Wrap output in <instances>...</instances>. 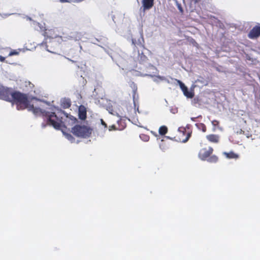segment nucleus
Listing matches in <instances>:
<instances>
[{"label":"nucleus","instance_id":"1","mask_svg":"<svg viewBox=\"0 0 260 260\" xmlns=\"http://www.w3.org/2000/svg\"><path fill=\"white\" fill-rule=\"evenodd\" d=\"M29 111H31L35 115H42L43 117H47V122L49 124L51 125L56 129H60L62 122L56 116L54 112L50 113L40 108L35 107L33 105L28 104V107L26 108Z\"/></svg>","mask_w":260,"mask_h":260},{"label":"nucleus","instance_id":"2","mask_svg":"<svg viewBox=\"0 0 260 260\" xmlns=\"http://www.w3.org/2000/svg\"><path fill=\"white\" fill-rule=\"evenodd\" d=\"M10 102L15 104L17 109L18 110H23L26 109L29 103L27 94L18 91H13L12 99Z\"/></svg>","mask_w":260,"mask_h":260},{"label":"nucleus","instance_id":"3","mask_svg":"<svg viewBox=\"0 0 260 260\" xmlns=\"http://www.w3.org/2000/svg\"><path fill=\"white\" fill-rule=\"evenodd\" d=\"M71 132L77 137L86 138L90 136L92 129L85 125H76L72 127Z\"/></svg>","mask_w":260,"mask_h":260},{"label":"nucleus","instance_id":"4","mask_svg":"<svg viewBox=\"0 0 260 260\" xmlns=\"http://www.w3.org/2000/svg\"><path fill=\"white\" fill-rule=\"evenodd\" d=\"M191 135V132H187L185 127H180L178 128L177 140L182 143H185L189 140Z\"/></svg>","mask_w":260,"mask_h":260},{"label":"nucleus","instance_id":"5","mask_svg":"<svg viewBox=\"0 0 260 260\" xmlns=\"http://www.w3.org/2000/svg\"><path fill=\"white\" fill-rule=\"evenodd\" d=\"M12 92L9 88L0 86V99L8 102H10L12 99Z\"/></svg>","mask_w":260,"mask_h":260},{"label":"nucleus","instance_id":"6","mask_svg":"<svg viewBox=\"0 0 260 260\" xmlns=\"http://www.w3.org/2000/svg\"><path fill=\"white\" fill-rule=\"evenodd\" d=\"M213 152V149L211 147L203 148L200 150L199 157L201 159L205 160L212 154Z\"/></svg>","mask_w":260,"mask_h":260},{"label":"nucleus","instance_id":"7","mask_svg":"<svg viewBox=\"0 0 260 260\" xmlns=\"http://www.w3.org/2000/svg\"><path fill=\"white\" fill-rule=\"evenodd\" d=\"M260 37V24L254 26L248 34V37L251 39H257Z\"/></svg>","mask_w":260,"mask_h":260},{"label":"nucleus","instance_id":"8","mask_svg":"<svg viewBox=\"0 0 260 260\" xmlns=\"http://www.w3.org/2000/svg\"><path fill=\"white\" fill-rule=\"evenodd\" d=\"M177 82L179 83L180 88L182 90L184 94L187 98H192L193 96V94L188 91L187 87L181 81L177 80Z\"/></svg>","mask_w":260,"mask_h":260},{"label":"nucleus","instance_id":"9","mask_svg":"<svg viewBox=\"0 0 260 260\" xmlns=\"http://www.w3.org/2000/svg\"><path fill=\"white\" fill-rule=\"evenodd\" d=\"M78 116L79 119L82 120L86 119L87 117V111L85 106L81 105L78 109Z\"/></svg>","mask_w":260,"mask_h":260},{"label":"nucleus","instance_id":"10","mask_svg":"<svg viewBox=\"0 0 260 260\" xmlns=\"http://www.w3.org/2000/svg\"><path fill=\"white\" fill-rule=\"evenodd\" d=\"M143 11L150 9L154 5V0H142Z\"/></svg>","mask_w":260,"mask_h":260},{"label":"nucleus","instance_id":"11","mask_svg":"<svg viewBox=\"0 0 260 260\" xmlns=\"http://www.w3.org/2000/svg\"><path fill=\"white\" fill-rule=\"evenodd\" d=\"M222 154L228 159H237L239 157V154L233 151H231L230 152H223Z\"/></svg>","mask_w":260,"mask_h":260},{"label":"nucleus","instance_id":"12","mask_svg":"<svg viewBox=\"0 0 260 260\" xmlns=\"http://www.w3.org/2000/svg\"><path fill=\"white\" fill-rule=\"evenodd\" d=\"M206 139L211 143H217L219 142L218 136L215 134H210L207 135Z\"/></svg>","mask_w":260,"mask_h":260},{"label":"nucleus","instance_id":"13","mask_svg":"<svg viewBox=\"0 0 260 260\" xmlns=\"http://www.w3.org/2000/svg\"><path fill=\"white\" fill-rule=\"evenodd\" d=\"M71 106V102L69 99H64L61 102V106L63 109L69 108Z\"/></svg>","mask_w":260,"mask_h":260},{"label":"nucleus","instance_id":"14","mask_svg":"<svg viewBox=\"0 0 260 260\" xmlns=\"http://www.w3.org/2000/svg\"><path fill=\"white\" fill-rule=\"evenodd\" d=\"M206 160L211 163H216L218 160V158L215 155H210Z\"/></svg>","mask_w":260,"mask_h":260},{"label":"nucleus","instance_id":"15","mask_svg":"<svg viewBox=\"0 0 260 260\" xmlns=\"http://www.w3.org/2000/svg\"><path fill=\"white\" fill-rule=\"evenodd\" d=\"M158 132L160 135H166L168 132L167 127L165 125L161 126L159 128Z\"/></svg>","mask_w":260,"mask_h":260},{"label":"nucleus","instance_id":"16","mask_svg":"<svg viewBox=\"0 0 260 260\" xmlns=\"http://www.w3.org/2000/svg\"><path fill=\"white\" fill-rule=\"evenodd\" d=\"M196 126L199 129L201 130L203 132L205 133L206 132L207 128L205 124L203 123H196Z\"/></svg>","mask_w":260,"mask_h":260},{"label":"nucleus","instance_id":"17","mask_svg":"<svg viewBox=\"0 0 260 260\" xmlns=\"http://www.w3.org/2000/svg\"><path fill=\"white\" fill-rule=\"evenodd\" d=\"M140 138L141 140L145 142H147L149 140V136L147 135L142 134L140 135Z\"/></svg>","mask_w":260,"mask_h":260},{"label":"nucleus","instance_id":"18","mask_svg":"<svg viewBox=\"0 0 260 260\" xmlns=\"http://www.w3.org/2000/svg\"><path fill=\"white\" fill-rule=\"evenodd\" d=\"M67 118L71 121V123L72 124L76 123V122L77 121V118L72 115H67Z\"/></svg>","mask_w":260,"mask_h":260},{"label":"nucleus","instance_id":"19","mask_svg":"<svg viewBox=\"0 0 260 260\" xmlns=\"http://www.w3.org/2000/svg\"><path fill=\"white\" fill-rule=\"evenodd\" d=\"M133 44L134 45L135 47V48L134 49L135 50H136V49H138V46H139V47L142 48H143L144 47V46L141 43L138 44L137 45L135 43V40L134 39L133 40Z\"/></svg>","mask_w":260,"mask_h":260},{"label":"nucleus","instance_id":"20","mask_svg":"<svg viewBox=\"0 0 260 260\" xmlns=\"http://www.w3.org/2000/svg\"><path fill=\"white\" fill-rule=\"evenodd\" d=\"M139 56L140 57V59L143 60L145 61L147 59V57L143 54V53H142L141 54L139 53V51L138 50Z\"/></svg>","mask_w":260,"mask_h":260},{"label":"nucleus","instance_id":"21","mask_svg":"<svg viewBox=\"0 0 260 260\" xmlns=\"http://www.w3.org/2000/svg\"><path fill=\"white\" fill-rule=\"evenodd\" d=\"M18 54V52L17 51L13 50V51H11L9 53V56H12V55H17Z\"/></svg>","mask_w":260,"mask_h":260},{"label":"nucleus","instance_id":"22","mask_svg":"<svg viewBox=\"0 0 260 260\" xmlns=\"http://www.w3.org/2000/svg\"><path fill=\"white\" fill-rule=\"evenodd\" d=\"M212 123L214 126H217L219 124V122L217 120H214L212 121Z\"/></svg>","mask_w":260,"mask_h":260},{"label":"nucleus","instance_id":"23","mask_svg":"<svg viewBox=\"0 0 260 260\" xmlns=\"http://www.w3.org/2000/svg\"><path fill=\"white\" fill-rule=\"evenodd\" d=\"M61 3H74V0H59Z\"/></svg>","mask_w":260,"mask_h":260},{"label":"nucleus","instance_id":"24","mask_svg":"<svg viewBox=\"0 0 260 260\" xmlns=\"http://www.w3.org/2000/svg\"><path fill=\"white\" fill-rule=\"evenodd\" d=\"M101 124L104 126L105 127H107V125L106 124V123H105V122L103 120V119H101Z\"/></svg>","mask_w":260,"mask_h":260},{"label":"nucleus","instance_id":"25","mask_svg":"<svg viewBox=\"0 0 260 260\" xmlns=\"http://www.w3.org/2000/svg\"><path fill=\"white\" fill-rule=\"evenodd\" d=\"M67 138L69 139V140H72V139H74V138L72 137V136L70 134H68L67 135Z\"/></svg>","mask_w":260,"mask_h":260},{"label":"nucleus","instance_id":"26","mask_svg":"<svg viewBox=\"0 0 260 260\" xmlns=\"http://www.w3.org/2000/svg\"><path fill=\"white\" fill-rule=\"evenodd\" d=\"M5 60V57L2 56H0V61L1 62H4Z\"/></svg>","mask_w":260,"mask_h":260},{"label":"nucleus","instance_id":"27","mask_svg":"<svg viewBox=\"0 0 260 260\" xmlns=\"http://www.w3.org/2000/svg\"><path fill=\"white\" fill-rule=\"evenodd\" d=\"M112 129H116L115 126L114 125H113L109 127V130L111 131Z\"/></svg>","mask_w":260,"mask_h":260},{"label":"nucleus","instance_id":"28","mask_svg":"<svg viewBox=\"0 0 260 260\" xmlns=\"http://www.w3.org/2000/svg\"><path fill=\"white\" fill-rule=\"evenodd\" d=\"M201 1V0H192V2H193L194 4L200 3Z\"/></svg>","mask_w":260,"mask_h":260},{"label":"nucleus","instance_id":"29","mask_svg":"<svg viewBox=\"0 0 260 260\" xmlns=\"http://www.w3.org/2000/svg\"><path fill=\"white\" fill-rule=\"evenodd\" d=\"M195 119H196V118H194V117H192V118H191V120L192 121H195Z\"/></svg>","mask_w":260,"mask_h":260},{"label":"nucleus","instance_id":"30","mask_svg":"<svg viewBox=\"0 0 260 260\" xmlns=\"http://www.w3.org/2000/svg\"><path fill=\"white\" fill-rule=\"evenodd\" d=\"M192 40L193 41V42H195L194 40L192 39Z\"/></svg>","mask_w":260,"mask_h":260}]
</instances>
